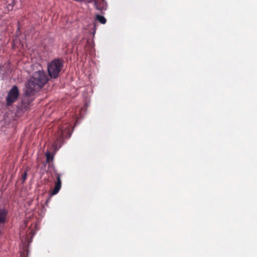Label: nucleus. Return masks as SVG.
<instances>
[{
	"mask_svg": "<svg viewBox=\"0 0 257 257\" xmlns=\"http://www.w3.org/2000/svg\"><path fill=\"white\" fill-rule=\"evenodd\" d=\"M27 178V171H25L22 174L21 179L22 180V183H24Z\"/></svg>",
	"mask_w": 257,
	"mask_h": 257,
	"instance_id": "1a4fd4ad",
	"label": "nucleus"
},
{
	"mask_svg": "<svg viewBox=\"0 0 257 257\" xmlns=\"http://www.w3.org/2000/svg\"><path fill=\"white\" fill-rule=\"evenodd\" d=\"M96 20L102 24H105L106 22L105 18L103 16L99 15L96 16Z\"/></svg>",
	"mask_w": 257,
	"mask_h": 257,
	"instance_id": "0eeeda50",
	"label": "nucleus"
},
{
	"mask_svg": "<svg viewBox=\"0 0 257 257\" xmlns=\"http://www.w3.org/2000/svg\"><path fill=\"white\" fill-rule=\"evenodd\" d=\"M72 133L71 125L69 124H63L60 125L56 135V141L53 146L56 149H59L64 143V139H68L71 137Z\"/></svg>",
	"mask_w": 257,
	"mask_h": 257,
	"instance_id": "f03ea898",
	"label": "nucleus"
},
{
	"mask_svg": "<svg viewBox=\"0 0 257 257\" xmlns=\"http://www.w3.org/2000/svg\"><path fill=\"white\" fill-rule=\"evenodd\" d=\"M63 61L61 59H54L47 66L49 75L51 78H56L63 67Z\"/></svg>",
	"mask_w": 257,
	"mask_h": 257,
	"instance_id": "7ed1b4c3",
	"label": "nucleus"
},
{
	"mask_svg": "<svg viewBox=\"0 0 257 257\" xmlns=\"http://www.w3.org/2000/svg\"><path fill=\"white\" fill-rule=\"evenodd\" d=\"M56 177L57 181L55 183L54 188L52 192V195H55L57 193H58L61 187V180L60 174L57 173L56 175Z\"/></svg>",
	"mask_w": 257,
	"mask_h": 257,
	"instance_id": "39448f33",
	"label": "nucleus"
},
{
	"mask_svg": "<svg viewBox=\"0 0 257 257\" xmlns=\"http://www.w3.org/2000/svg\"><path fill=\"white\" fill-rule=\"evenodd\" d=\"M46 156L47 162L49 163V162L52 161L53 160V157L50 153H47L46 154Z\"/></svg>",
	"mask_w": 257,
	"mask_h": 257,
	"instance_id": "6e6552de",
	"label": "nucleus"
},
{
	"mask_svg": "<svg viewBox=\"0 0 257 257\" xmlns=\"http://www.w3.org/2000/svg\"><path fill=\"white\" fill-rule=\"evenodd\" d=\"M19 96L18 88L16 86H14L8 93L6 98L7 105L10 106L13 103L16 102Z\"/></svg>",
	"mask_w": 257,
	"mask_h": 257,
	"instance_id": "20e7f679",
	"label": "nucleus"
},
{
	"mask_svg": "<svg viewBox=\"0 0 257 257\" xmlns=\"http://www.w3.org/2000/svg\"><path fill=\"white\" fill-rule=\"evenodd\" d=\"M21 257H27V256H25V252H22L21 253Z\"/></svg>",
	"mask_w": 257,
	"mask_h": 257,
	"instance_id": "9d476101",
	"label": "nucleus"
},
{
	"mask_svg": "<svg viewBox=\"0 0 257 257\" xmlns=\"http://www.w3.org/2000/svg\"><path fill=\"white\" fill-rule=\"evenodd\" d=\"M8 211L5 209L0 208V224L6 222Z\"/></svg>",
	"mask_w": 257,
	"mask_h": 257,
	"instance_id": "423d86ee",
	"label": "nucleus"
},
{
	"mask_svg": "<svg viewBox=\"0 0 257 257\" xmlns=\"http://www.w3.org/2000/svg\"><path fill=\"white\" fill-rule=\"evenodd\" d=\"M48 80V76L44 71L39 70L35 72L30 77L26 85V95L28 96L33 95L35 92L43 87Z\"/></svg>",
	"mask_w": 257,
	"mask_h": 257,
	"instance_id": "f257e3e1",
	"label": "nucleus"
}]
</instances>
